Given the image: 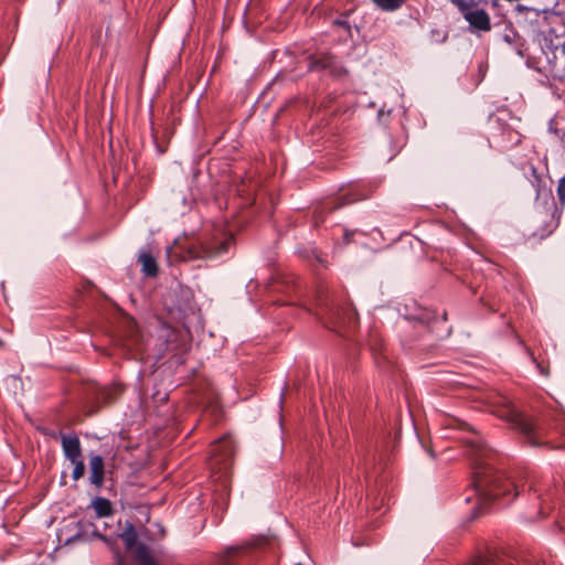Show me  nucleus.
I'll return each mask as SVG.
<instances>
[{
  "mask_svg": "<svg viewBox=\"0 0 565 565\" xmlns=\"http://www.w3.org/2000/svg\"><path fill=\"white\" fill-rule=\"evenodd\" d=\"M469 447L475 462L472 486L478 501L476 513L481 514L492 501L507 495L512 490L516 497L519 493L516 486L502 472L494 470L489 463H483V459L489 457L490 449L477 439L471 440Z\"/></svg>",
  "mask_w": 565,
  "mask_h": 565,
  "instance_id": "1",
  "label": "nucleus"
},
{
  "mask_svg": "<svg viewBox=\"0 0 565 565\" xmlns=\"http://www.w3.org/2000/svg\"><path fill=\"white\" fill-rule=\"evenodd\" d=\"M492 413L500 417L501 419L513 424L515 428H518L526 436L527 441L531 443L533 446L539 445V441L535 439L534 423L532 422V419L520 413L514 407L510 398L501 396L500 399L497 402Z\"/></svg>",
  "mask_w": 565,
  "mask_h": 565,
  "instance_id": "2",
  "label": "nucleus"
},
{
  "mask_svg": "<svg viewBox=\"0 0 565 565\" xmlns=\"http://www.w3.org/2000/svg\"><path fill=\"white\" fill-rule=\"evenodd\" d=\"M211 467L215 469L220 466V470L226 472L231 465V458L234 454V443L228 436L221 438L211 447Z\"/></svg>",
  "mask_w": 565,
  "mask_h": 565,
  "instance_id": "3",
  "label": "nucleus"
},
{
  "mask_svg": "<svg viewBox=\"0 0 565 565\" xmlns=\"http://www.w3.org/2000/svg\"><path fill=\"white\" fill-rule=\"evenodd\" d=\"M459 11L462 13L466 21L479 31H489L491 29L489 14L463 0H456Z\"/></svg>",
  "mask_w": 565,
  "mask_h": 565,
  "instance_id": "4",
  "label": "nucleus"
},
{
  "mask_svg": "<svg viewBox=\"0 0 565 565\" xmlns=\"http://www.w3.org/2000/svg\"><path fill=\"white\" fill-rule=\"evenodd\" d=\"M234 238L230 234H222L218 237H215L213 241L204 243L202 245V249L199 250L202 256L207 258H215L222 256L227 253L230 247L232 246Z\"/></svg>",
  "mask_w": 565,
  "mask_h": 565,
  "instance_id": "5",
  "label": "nucleus"
},
{
  "mask_svg": "<svg viewBox=\"0 0 565 565\" xmlns=\"http://www.w3.org/2000/svg\"><path fill=\"white\" fill-rule=\"evenodd\" d=\"M62 448L65 457L70 461L81 460L82 448L77 436L75 435H63L62 436Z\"/></svg>",
  "mask_w": 565,
  "mask_h": 565,
  "instance_id": "6",
  "label": "nucleus"
},
{
  "mask_svg": "<svg viewBox=\"0 0 565 565\" xmlns=\"http://www.w3.org/2000/svg\"><path fill=\"white\" fill-rule=\"evenodd\" d=\"M89 470H90V476H89L90 483L96 486L97 488H100L104 483V475H105L104 460H103L102 456H99V455L90 456Z\"/></svg>",
  "mask_w": 565,
  "mask_h": 565,
  "instance_id": "7",
  "label": "nucleus"
},
{
  "mask_svg": "<svg viewBox=\"0 0 565 565\" xmlns=\"http://www.w3.org/2000/svg\"><path fill=\"white\" fill-rule=\"evenodd\" d=\"M89 507L93 508L97 518H107L113 514L111 503L105 498L96 497L92 500Z\"/></svg>",
  "mask_w": 565,
  "mask_h": 565,
  "instance_id": "8",
  "label": "nucleus"
},
{
  "mask_svg": "<svg viewBox=\"0 0 565 565\" xmlns=\"http://www.w3.org/2000/svg\"><path fill=\"white\" fill-rule=\"evenodd\" d=\"M131 551L134 553L135 559L140 565H156L150 551L145 544H137Z\"/></svg>",
  "mask_w": 565,
  "mask_h": 565,
  "instance_id": "9",
  "label": "nucleus"
},
{
  "mask_svg": "<svg viewBox=\"0 0 565 565\" xmlns=\"http://www.w3.org/2000/svg\"><path fill=\"white\" fill-rule=\"evenodd\" d=\"M139 262L146 276H156L158 273L157 262L154 257L147 252L139 255Z\"/></svg>",
  "mask_w": 565,
  "mask_h": 565,
  "instance_id": "10",
  "label": "nucleus"
},
{
  "mask_svg": "<svg viewBox=\"0 0 565 565\" xmlns=\"http://www.w3.org/2000/svg\"><path fill=\"white\" fill-rule=\"evenodd\" d=\"M127 550H132L137 545V532L131 523H127L125 530L119 534Z\"/></svg>",
  "mask_w": 565,
  "mask_h": 565,
  "instance_id": "11",
  "label": "nucleus"
},
{
  "mask_svg": "<svg viewBox=\"0 0 565 565\" xmlns=\"http://www.w3.org/2000/svg\"><path fill=\"white\" fill-rule=\"evenodd\" d=\"M369 195H370L369 191H359L356 189L352 193L343 194L341 196L342 202H341V204L338 205V207L347 205V204H351V203L360 201V200H364V199L369 198Z\"/></svg>",
  "mask_w": 565,
  "mask_h": 565,
  "instance_id": "12",
  "label": "nucleus"
},
{
  "mask_svg": "<svg viewBox=\"0 0 565 565\" xmlns=\"http://www.w3.org/2000/svg\"><path fill=\"white\" fill-rule=\"evenodd\" d=\"M373 2L383 11H395L404 4L405 0H373Z\"/></svg>",
  "mask_w": 565,
  "mask_h": 565,
  "instance_id": "13",
  "label": "nucleus"
},
{
  "mask_svg": "<svg viewBox=\"0 0 565 565\" xmlns=\"http://www.w3.org/2000/svg\"><path fill=\"white\" fill-rule=\"evenodd\" d=\"M348 323L349 327H352L355 323V312L353 310H348L345 313V318H337V321H334V324L337 327H341L342 324Z\"/></svg>",
  "mask_w": 565,
  "mask_h": 565,
  "instance_id": "14",
  "label": "nucleus"
},
{
  "mask_svg": "<svg viewBox=\"0 0 565 565\" xmlns=\"http://www.w3.org/2000/svg\"><path fill=\"white\" fill-rule=\"evenodd\" d=\"M71 462L74 465L72 478L75 481H77L78 479H81L84 476L85 465L82 459L77 460V461H71Z\"/></svg>",
  "mask_w": 565,
  "mask_h": 565,
  "instance_id": "15",
  "label": "nucleus"
},
{
  "mask_svg": "<svg viewBox=\"0 0 565 565\" xmlns=\"http://www.w3.org/2000/svg\"><path fill=\"white\" fill-rule=\"evenodd\" d=\"M557 195L562 204L565 203V175L562 177L557 185Z\"/></svg>",
  "mask_w": 565,
  "mask_h": 565,
  "instance_id": "16",
  "label": "nucleus"
},
{
  "mask_svg": "<svg viewBox=\"0 0 565 565\" xmlns=\"http://www.w3.org/2000/svg\"><path fill=\"white\" fill-rule=\"evenodd\" d=\"M316 64L320 68H323V70L329 68L333 64V57L328 56V57L319 58L316 62Z\"/></svg>",
  "mask_w": 565,
  "mask_h": 565,
  "instance_id": "17",
  "label": "nucleus"
},
{
  "mask_svg": "<svg viewBox=\"0 0 565 565\" xmlns=\"http://www.w3.org/2000/svg\"><path fill=\"white\" fill-rule=\"evenodd\" d=\"M472 565H493V559L489 557H480Z\"/></svg>",
  "mask_w": 565,
  "mask_h": 565,
  "instance_id": "18",
  "label": "nucleus"
},
{
  "mask_svg": "<svg viewBox=\"0 0 565 565\" xmlns=\"http://www.w3.org/2000/svg\"><path fill=\"white\" fill-rule=\"evenodd\" d=\"M333 23L337 24V25L343 26L347 30L350 29V25H349L347 20H335Z\"/></svg>",
  "mask_w": 565,
  "mask_h": 565,
  "instance_id": "19",
  "label": "nucleus"
},
{
  "mask_svg": "<svg viewBox=\"0 0 565 565\" xmlns=\"http://www.w3.org/2000/svg\"><path fill=\"white\" fill-rule=\"evenodd\" d=\"M238 552H239V548H237V547H232V548H228V550L226 551V554H227L228 556H232V555H234V554H236V553H238Z\"/></svg>",
  "mask_w": 565,
  "mask_h": 565,
  "instance_id": "20",
  "label": "nucleus"
},
{
  "mask_svg": "<svg viewBox=\"0 0 565 565\" xmlns=\"http://www.w3.org/2000/svg\"><path fill=\"white\" fill-rule=\"evenodd\" d=\"M561 49H562V52L565 54V42L562 44Z\"/></svg>",
  "mask_w": 565,
  "mask_h": 565,
  "instance_id": "21",
  "label": "nucleus"
}]
</instances>
